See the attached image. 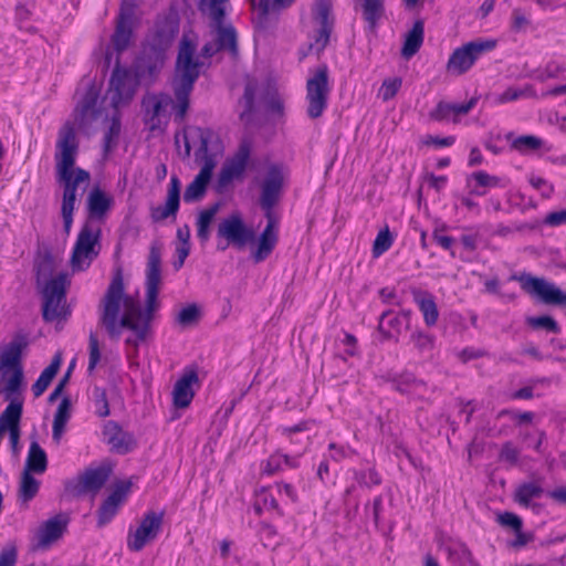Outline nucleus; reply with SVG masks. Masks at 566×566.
<instances>
[{
    "mask_svg": "<svg viewBox=\"0 0 566 566\" xmlns=\"http://www.w3.org/2000/svg\"><path fill=\"white\" fill-rule=\"evenodd\" d=\"M136 82L130 71L122 67L117 62L109 80L111 104L114 108L126 105L133 99Z\"/></svg>",
    "mask_w": 566,
    "mask_h": 566,
    "instance_id": "dca6fc26",
    "label": "nucleus"
},
{
    "mask_svg": "<svg viewBox=\"0 0 566 566\" xmlns=\"http://www.w3.org/2000/svg\"><path fill=\"white\" fill-rule=\"evenodd\" d=\"M132 486L130 481H120L115 485L113 492L103 501L97 510V526L108 524L117 514L120 504L124 502Z\"/></svg>",
    "mask_w": 566,
    "mask_h": 566,
    "instance_id": "6ab92c4d",
    "label": "nucleus"
},
{
    "mask_svg": "<svg viewBox=\"0 0 566 566\" xmlns=\"http://www.w3.org/2000/svg\"><path fill=\"white\" fill-rule=\"evenodd\" d=\"M229 0H199L198 9L211 20L217 50L228 51L232 56L239 53L238 34L232 24H224L226 4Z\"/></svg>",
    "mask_w": 566,
    "mask_h": 566,
    "instance_id": "423d86ee",
    "label": "nucleus"
},
{
    "mask_svg": "<svg viewBox=\"0 0 566 566\" xmlns=\"http://www.w3.org/2000/svg\"><path fill=\"white\" fill-rule=\"evenodd\" d=\"M198 374L195 369L186 370L176 381L172 396L174 405L178 408H186L190 405L195 392L191 386L198 382Z\"/></svg>",
    "mask_w": 566,
    "mask_h": 566,
    "instance_id": "5701e85b",
    "label": "nucleus"
},
{
    "mask_svg": "<svg viewBox=\"0 0 566 566\" xmlns=\"http://www.w3.org/2000/svg\"><path fill=\"white\" fill-rule=\"evenodd\" d=\"M496 45L494 40L471 41L455 49L447 63V71L461 75L469 71L475 61Z\"/></svg>",
    "mask_w": 566,
    "mask_h": 566,
    "instance_id": "9b49d317",
    "label": "nucleus"
},
{
    "mask_svg": "<svg viewBox=\"0 0 566 566\" xmlns=\"http://www.w3.org/2000/svg\"><path fill=\"white\" fill-rule=\"evenodd\" d=\"M48 468V458L45 451L38 441H32L29 448L23 471L29 473L42 474Z\"/></svg>",
    "mask_w": 566,
    "mask_h": 566,
    "instance_id": "473e14b6",
    "label": "nucleus"
},
{
    "mask_svg": "<svg viewBox=\"0 0 566 566\" xmlns=\"http://www.w3.org/2000/svg\"><path fill=\"white\" fill-rule=\"evenodd\" d=\"M70 417H71V400L69 397H64L61 400L60 405L57 406V409L54 413L53 421L66 424Z\"/></svg>",
    "mask_w": 566,
    "mask_h": 566,
    "instance_id": "13d9d810",
    "label": "nucleus"
},
{
    "mask_svg": "<svg viewBox=\"0 0 566 566\" xmlns=\"http://www.w3.org/2000/svg\"><path fill=\"white\" fill-rule=\"evenodd\" d=\"M196 50V43L184 35L179 42L176 73L171 82L174 97L167 93H149L143 97L145 123L150 130L161 129L168 124V106H171L176 123L181 124L185 120L190 107V95L202 66V62L195 57Z\"/></svg>",
    "mask_w": 566,
    "mask_h": 566,
    "instance_id": "f03ea898",
    "label": "nucleus"
},
{
    "mask_svg": "<svg viewBox=\"0 0 566 566\" xmlns=\"http://www.w3.org/2000/svg\"><path fill=\"white\" fill-rule=\"evenodd\" d=\"M410 311L395 313L388 310L382 312L379 317L378 331L385 339L398 342V336L401 334L403 326L408 327L410 324Z\"/></svg>",
    "mask_w": 566,
    "mask_h": 566,
    "instance_id": "412c9836",
    "label": "nucleus"
},
{
    "mask_svg": "<svg viewBox=\"0 0 566 566\" xmlns=\"http://www.w3.org/2000/svg\"><path fill=\"white\" fill-rule=\"evenodd\" d=\"M217 237L220 240L217 249L224 251L230 244L238 249L244 248L254 241L255 232L244 223L240 213H232L219 222Z\"/></svg>",
    "mask_w": 566,
    "mask_h": 566,
    "instance_id": "6e6552de",
    "label": "nucleus"
},
{
    "mask_svg": "<svg viewBox=\"0 0 566 566\" xmlns=\"http://www.w3.org/2000/svg\"><path fill=\"white\" fill-rule=\"evenodd\" d=\"M161 66V60L157 57L154 59L149 55H143L138 57L134 64V77L138 83L150 85L157 77Z\"/></svg>",
    "mask_w": 566,
    "mask_h": 566,
    "instance_id": "a878e982",
    "label": "nucleus"
},
{
    "mask_svg": "<svg viewBox=\"0 0 566 566\" xmlns=\"http://www.w3.org/2000/svg\"><path fill=\"white\" fill-rule=\"evenodd\" d=\"M295 0H259L258 8L260 19H266L273 12L291 7Z\"/></svg>",
    "mask_w": 566,
    "mask_h": 566,
    "instance_id": "79ce46f5",
    "label": "nucleus"
},
{
    "mask_svg": "<svg viewBox=\"0 0 566 566\" xmlns=\"http://www.w3.org/2000/svg\"><path fill=\"white\" fill-rule=\"evenodd\" d=\"M543 481L544 478L539 476L536 480L521 483L515 489L514 501L523 507H539L538 504L533 503V500L539 499L545 493Z\"/></svg>",
    "mask_w": 566,
    "mask_h": 566,
    "instance_id": "b1692460",
    "label": "nucleus"
},
{
    "mask_svg": "<svg viewBox=\"0 0 566 566\" xmlns=\"http://www.w3.org/2000/svg\"><path fill=\"white\" fill-rule=\"evenodd\" d=\"M476 103H478L476 97H471L465 103H450L451 114L454 117L460 116V115H465L476 105Z\"/></svg>",
    "mask_w": 566,
    "mask_h": 566,
    "instance_id": "680f3d73",
    "label": "nucleus"
},
{
    "mask_svg": "<svg viewBox=\"0 0 566 566\" xmlns=\"http://www.w3.org/2000/svg\"><path fill=\"white\" fill-rule=\"evenodd\" d=\"M164 512H146L139 525L129 530L127 547L130 552H140L148 543L155 541L163 530Z\"/></svg>",
    "mask_w": 566,
    "mask_h": 566,
    "instance_id": "f8f14e48",
    "label": "nucleus"
},
{
    "mask_svg": "<svg viewBox=\"0 0 566 566\" xmlns=\"http://www.w3.org/2000/svg\"><path fill=\"white\" fill-rule=\"evenodd\" d=\"M543 142L541 138L533 135H523L512 142V148L518 151L536 150L542 146Z\"/></svg>",
    "mask_w": 566,
    "mask_h": 566,
    "instance_id": "09e8293b",
    "label": "nucleus"
},
{
    "mask_svg": "<svg viewBox=\"0 0 566 566\" xmlns=\"http://www.w3.org/2000/svg\"><path fill=\"white\" fill-rule=\"evenodd\" d=\"M101 229L93 227L91 221H86L81 228L73 248L71 263L74 270H84L91 265L99 253V249H97Z\"/></svg>",
    "mask_w": 566,
    "mask_h": 566,
    "instance_id": "1a4fd4ad",
    "label": "nucleus"
},
{
    "mask_svg": "<svg viewBox=\"0 0 566 566\" xmlns=\"http://www.w3.org/2000/svg\"><path fill=\"white\" fill-rule=\"evenodd\" d=\"M220 202H214L208 208L201 210L197 217L196 228H197V238L201 243H206L209 241L211 231V223L220 210Z\"/></svg>",
    "mask_w": 566,
    "mask_h": 566,
    "instance_id": "7c9ffc66",
    "label": "nucleus"
},
{
    "mask_svg": "<svg viewBox=\"0 0 566 566\" xmlns=\"http://www.w3.org/2000/svg\"><path fill=\"white\" fill-rule=\"evenodd\" d=\"M450 555L455 559L458 566H479L471 551L464 544H459L450 548Z\"/></svg>",
    "mask_w": 566,
    "mask_h": 566,
    "instance_id": "c03bdc74",
    "label": "nucleus"
},
{
    "mask_svg": "<svg viewBox=\"0 0 566 566\" xmlns=\"http://www.w3.org/2000/svg\"><path fill=\"white\" fill-rule=\"evenodd\" d=\"M111 474L108 467L86 469L76 479L65 482V492L72 496H81L86 493H97L106 483Z\"/></svg>",
    "mask_w": 566,
    "mask_h": 566,
    "instance_id": "2eb2a0df",
    "label": "nucleus"
},
{
    "mask_svg": "<svg viewBox=\"0 0 566 566\" xmlns=\"http://www.w3.org/2000/svg\"><path fill=\"white\" fill-rule=\"evenodd\" d=\"M394 238L388 227L380 230L373 244L374 256H379L390 249L392 245Z\"/></svg>",
    "mask_w": 566,
    "mask_h": 566,
    "instance_id": "a18cd8bd",
    "label": "nucleus"
},
{
    "mask_svg": "<svg viewBox=\"0 0 566 566\" xmlns=\"http://www.w3.org/2000/svg\"><path fill=\"white\" fill-rule=\"evenodd\" d=\"M424 38V25L422 20H417L407 32L401 48V56L411 59L420 50Z\"/></svg>",
    "mask_w": 566,
    "mask_h": 566,
    "instance_id": "c85d7f7f",
    "label": "nucleus"
},
{
    "mask_svg": "<svg viewBox=\"0 0 566 566\" xmlns=\"http://www.w3.org/2000/svg\"><path fill=\"white\" fill-rule=\"evenodd\" d=\"M413 302L418 305L423 315V321L427 326H434L439 318V311L433 295L420 289H411Z\"/></svg>",
    "mask_w": 566,
    "mask_h": 566,
    "instance_id": "bb28decb",
    "label": "nucleus"
},
{
    "mask_svg": "<svg viewBox=\"0 0 566 566\" xmlns=\"http://www.w3.org/2000/svg\"><path fill=\"white\" fill-rule=\"evenodd\" d=\"M161 245L154 241L149 247L145 272V306L125 294L123 269L117 266L98 305L99 324L112 340H118L124 329L130 334L125 344L137 349L151 332V322L160 306Z\"/></svg>",
    "mask_w": 566,
    "mask_h": 566,
    "instance_id": "f257e3e1",
    "label": "nucleus"
},
{
    "mask_svg": "<svg viewBox=\"0 0 566 566\" xmlns=\"http://www.w3.org/2000/svg\"><path fill=\"white\" fill-rule=\"evenodd\" d=\"M286 179L287 174L284 167L272 164L260 182L259 205L264 211L268 223L258 238L256 247L251 251V258L255 263L265 261L277 244L279 233L275 228L273 209L281 200Z\"/></svg>",
    "mask_w": 566,
    "mask_h": 566,
    "instance_id": "7ed1b4c3",
    "label": "nucleus"
},
{
    "mask_svg": "<svg viewBox=\"0 0 566 566\" xmlns=\"http://www.w3.org/2000/svg\"><path fill=\"white\" fill-rule=\"evenodd\" d=\"M354 479L360 486H366L368 489L381 483V478L375 469L355 470Z\"/></svg>",
    "mask_w": 566,
    "mask_h": 566,
    "instance_id": "49530a36",
    "label": "nucleus"
},
{
    "mask_svg": "<svg viewBox=\"0 0 566 566\" xmlns=\"http://www.w3.org/2000/svg\"><path fill=\"white\" fill-rule=\"evenodd\" d=\"M196 132H197L198 138L200 140V145L196 153V156H197V158L201 157L205 160L203 166L201 167V169L197 176H200V177L205 178L206 180L210 181L214 166H216L213 158L208 155L209 142L212 137V132H211V129L200 128V127H198L196 129Z\"/></svg>",
    "mask_w": 566,
    "mask_h": 566,
    "instance_id": "cd10ccee",
    "label": "nucleus"
},
{
    "mask_svg": "<svg viewBox=\"0 0 566 566\" xmlns=\"http://www.w3.org/2000/svg\"><path fill=\"white\" fill-rule=\"evenodd\" d=\"M61 363H62V357H61V354L57 353L52 358L50 365L42 370L39 378L35 380V382L32 385V388H31L35 398L42 396L43 392L48 389L51 381L57 374Z\"/></svg>",
    "mask_w": 566,
    "mask_h": 566,
    "instance_id": "2f4dec72",
    "label": "nucleus"
},
{
    "mask_svg": "<svg viewBox=\"0 0 566 566\" xmlns=\"http://www.w3.org/2000/svg\"><path fill=\"white\" fill-rule=\"evenodd\" d=\"M209 180L200 176H196L195 179L186 187L184 192V200L187 203L199 201L203 198L207 191Z\"/></svg>",
    "mask_w": 566,
    "mask_h": 566,
    "instance_id": "c9c22d12",
    "label": "nucleus"
},
{
    "mask_svg": "<svg viewBox=\"0 0 566 566\" xmlns=\"http://www.w3.org/2000/svg\"><path fill=\"white\" fill-rule=\"evenodd\" d=\"M410 342L420 354L432 352L436 345V337L421 329H416L410 335Z\"/></svg>",
    "mask_w": 566,
    "mask_h": 566,
    "instance_id": "4c0bfd02",
    "label": "nucleus"
},
{
    "mask_svg": "<svg viewBox=\"0 0 566 566\" xmlns=\"http://www.w3.org/2000/svg\"><path fill=\"white\" fill-rule=\"evenodd\" d=\"M513 279L521 282V286L526 293L536 296L544 304L566 307V293L554 283L531 274H522L518 277L513 276Z\"/></svg>",
    "mask_w": 566,
    "mask_h": 566,
    "instance_id": "ddd939ff",
    "label": "nucleus"
},
{
    "mask_svg": "<svg viewBox=\"0 0 566 566\" xmlns=\"http://www.w3.org/2000/svg\"><path fill=\"white\" fill-rule=\"evenodd\" d=\"M103 436L105 441L111 446V449L119 454L128 453L135 446L133 434L124 431L122 427L113 420H108L104 423Z\"/></svg>",
    "mask_w": 566,
    "mask_h": 566,
    "instance_id": "aec40b11",
    "label": "nucleus"
},
{
    "mask_svg": "<svg viewBox=\"0 0 566 566\" xmlns=\"http://www.w3.org/2000/svg\"><path fill=\"white\" fill-rule=\"evenodd\" d=\"M181 182L177 176H171L165 206H158L151 210L154 221H161L170 216H176L180 206Z\"/></svg>",
    "mask_w": 566,
    "mask_h": 566,
    "instance_id": "4be33fe9",
    "label": "nucleus"
},
{
    "mask_svg": "<svg viewBox=\"0 0 566 566\" xmlns=\"http://www.w3.org/2000/svg\"><path fill=\"white\" fill-rule=\"evenodd\" d=\"M120 133V123L113 118L107 132L104 135V153L107 154L115 146L116 139Z\"/></svg>",
    "mask_w": 566,
    "mask_h": 566,
    "instance_id": "864d4df0",
    "label": "nucleus"
},
{
    "mask_svg": "<svg viewBox=\"0 0 566 566\" xmlns=\"http://www.w3.org/2000/svg\"><path fill=\"white\" fill-rule=\"evenodd\" d=\"M54 271V260L50 254L43 255L35 264V275L39 285H43L52 279Z\"/></svg>",
    "mask_w": 566,
    "mask_h": 566,
    "instance_id": "a19ab883",
    "label": "nucleus"
},
{
    "mask_svg": "<svg viewBox=\"0 0 566 566\" xmlns=\"http://www.w3.org/2000/svg\"><path fill=\"white\" fill-rule=\"evenodd\" d=\"M93 399H94L96 416H98L99 418H106L107 416H109L111 410H109L106 390L101 387H95L93 389Z\"/></svg>",
    "mask_w": 566,
    "mask_h": 566,
    "instance_id": "de8ad7c7",
    "label": "nucleus"
},
{
    "mask_svg": "<svg viewBox=\"0 0 566 566\" xmlns=\"http://www.w3.org/2000/svg\"><path fill=\"white\" fill-rule=\"evenodd\" d=\"M401 85L402 80L400 77L386 78L382 82L381 87L379 90V96L382 98L384 102L390 101L396 96Z\"/></svg>",
    "mask_w": 566,
    "mask_h": 566,
    "instance_id": "8fccbe9b",
    "label": "nucleus"
},
{
    "mask_svg": "<svg viewBox=\"0 0 566 566\" xmlns=\"http://www.w3.org/2000/svg\"><path fill=\"white\" fill-rule=\"evenodd\" d=\"M328 94V69L326 65H322L306 83L308 117L315 119L323 115L327 107Z\"/></svg>",
    "mask_w": 566,
    "mask_h": 566,
    "instance_id": "9d476101",
    "label": "nucleus"
},
{
    "mask_svg": "<svg viewBox=\"0 0 566 566\" xmlns=\"http://www.w3.org/2000/svg\"><path fill=\"white\" fill-rule=\"evenodd\" d=\"M25 334L18 333L0 353V394L4 399L23 398L22 353L28 347Z\"/></svg>",
    "mask_w": 566,
    "mask_h": 566,
    "instance_id": "39448f33",
    "label": "nucleus"
},
{
    "mask_svg": "<svg viewBox=\"0 0 566 566\" xmlns=\"http://www.w3.org/2000/svg\"><path fill=\"white\" fill-rule=\"evenodd\" d=\"M112 199L99 188L91 190L87 197V209L90 219H102L109 210Z\"/></svg>",
    "mask_w": 566,
    "mask_h": 566,
    "instance_id": "c756f323",
    "label": "nucleus"
},
{
    "mask_svg": "<svg viewBox=\"0 0 566 566\" xmlns=\"http://www.w3.org/2000/svg\"><path fill=\"white\" fill-rule=\"evenodd\" d=\"M423 143L426 145H433L436 147H449L455 143V137L454 136L439 137V136L428 135L426 137V139L423 140Z\"/></svg>",
    "mask_w": 566,
    "mask_h": 566,
    "instance_id": "69168bd1",
    "label": "nucleus"
},
{
    "mask_svg": "<svg viewBox=\"0 0 566 566\" xmlns=\"http://www.w3.org/2000/svg\"><path fill=\"white\" fill-rule=\"evenodd\" d=\"M312 423V420H302L293 426H282L277 430L283 437L289 439L290 442H293V436L311 430Z\"/></svg>",
    "mask_w": 566,
    "mask_h": 566,
    "instance_id": "603ef678",
    "label": "nucleus"
},
{
    "mask_svg": "<svg viewBox=\"0 0 566 566\" xmlns=\"http://www.w3.org/2000/svg\"><path fill=\"white\" fill-rule=\"evenodd\" d=\"M313 19L318 24L315 35V45L322 51L328 44L334 28L332 3L328 0H317L313 8Z\"/></svg>",
    "mask_w": 566,
    "mask_h": 566,
    "instance_id": "a211bd4d",
    "label": "nucleus"
},
{
    "mask_svg": "<svg viewBox=\"0 0 566 566\" xmlns=\"http://www.w3.org/2000/svg\"><path fill=\"white\" fill-rule=\"evenodd\" d=\"M470 178L474 179L480 187H499L501 181L499 177L489 175L483 170L473 172Z\"/></svg>",
    "mask_w": 566,
    "mask_h": 566,
    "instance_id": "4d7b16f0",
    "label": "nucleus"
},
{
    "mask_svg": "<svg viewBox=\"0 0 566 566\" xmlns=\"http://www.w3.org/2000/svg\"><path fill=\"white\" fill-rule=\"evenodd\" d=\"M250 155L251 144L249 140H243L234 155L222 166L216 184L217 192L222 193L233 180L243 177Z\"/></svg>",
    "mask_w": 566,
    "mask_h": 566,
    "instance_id": "4468645a",
    "label": "nucleus"
},
{
    "mask_svg": "<svg viewBox=\"0 0 566 566\" xmlns=\"http://www.w3.org/2000/svg\"><path fill=\"white\" fill-rule=\"evenodd\" d=\"M545 224L558 227L566 223V208L564 210L554 211L545 217Z\"/></svg>",
    "mask_w": 566,
    "mask_h": 566,
    "instance_id": "774afa93",
    "label": "nucleus"
},
{
    "mask_svg": "<svg viewBox=\"0 0 566 566\" xmlns=\"http://www.w3.org/2000/svg\"><path fill=\"white\" fill-rule=\"evenodd\" d=\"M200 308L197 304H189L182 307L175 317V322L181 327H189L198 323Z\"/></svg>",
    "mask_w": 566,
    "mask_h": 566,
    "instance_id": "58836bf2",
    "label": "nucleus"
},
{
    "mask_svg": "<svg viewBox=\"0 0 566 566\" xmlns=\"http://www.w3.org/2000/svg\"><path fill=\"white\" fill-rule=\"evenodd\" d=\"M520 450L513 446L512 442L507 441L502 446L500 451V460L515 465L518 462Z\"/></svg>",
    "mask_w": 566,
    "mask_h": 566,
    "instance_id": "5fc2aeb1",
    "label": "nucleus"
},
{
    "mask_svg": "<svg viewBox=\"0 0 566 566\" xmlns=\"http://www.w3.org/2000/svg\"><path fill=\"white\" fill-rule=\"evenodd\" d=\"M363 18L370 31H375L385 14V0H359Z\"/></svg>",
    "mask_w": 566,
    "mask_h": 566,
    "instance_id": "72a5a7b5",
    "label": "nucleus"
},
{
    "mask_svg": "<svg viewBox=\"0 0 566 566\" xmlns=\"http://www.w3.org/2000/svg\"><path fill=\"white\" fill-rule=\"evenodd\" d=\"M69 285L67 274L61 272L41 286L42 317L45 322L66 321L71 315V310L66 304Z\"/></svg>",
    "mask_w": 566,
    "mask_h": 566,
    "instance_id": "0eeeda50",
    "label": "nucleus"
},
{
    "mask_svg": "<svg viewBox=\"0 0 566 566\" xmlns=\"http://www.w3.org/2000/svg\"><path fill=\"white\" fill-rule=\"evenodd\" d=\"M67 523L69 518L63 513L49 518L39 530V546L46 547L57 541L66 530Z\"/></svg>",
    "mask_w": 566,
    "mask_h": 566,
    "instance_id": "393cba45",
    "label": "nucleus"
},
{
    "mask_svg": "<svg viewBox=\"0 0 566 566\" xmlns=\"http://www.w3.org/2000/svg\"><path fill=\"white\" fill-rule=\"evenodd\" d=\"M392 387L399 392H408L412 388H418L423 386L424 382L420 379H417L412 373L405 371L399 375H396L391 378Z\"/></svg>",
    "mask_w": 566,
    "mask_h": 566,
    "instance_id": "e433bc0d",
    "label": "nucleus"
},
{
    "mask_svg": "<svg viewBox=\"0 0 566 566\" xmlns=\"http://www.w3.org/2000/svg\"><path fill=\"white\" fill-rule=\"evenodd\" d=\"M526 323L533 329H545L548 333L559 334L560 327L558 323L548 315L542 316H530L526 318Z\"/></svg>",
    "mask_w": 566,
    "mask_h": 566,
    "instance_id": "ea45409f",
    "label": "nucleus"
},
{
    "mask_svg": "<svg viewBox=\"0 0 566 566\" xmlns=\"http://www.w3.org/2000/svg\"><path fill=\"white\" fill-rule=\"evenodd\" d=\"M77 153L75 129L72 124L66 123L59 130L55 153L56 178L63 185L61 209H74L78 185L90 180L87 170L74 168Z\"/></svg>",
    "mask_w": 566,
    "mask_h": 566,
    "instance_id": "20e7f679",
    "label": "nucleus"
},
{
    "mask_svg": "<svg viewBox=\"0 0 566 566\" xmlns=\"http://www.w3.org/2000/svg\"><path fill=\"white\" fill-rule=\"evenodd\" d=\"M497 522L505 527L512 528L514 532H518L522 530L523 522L521 517L511 512H504L499 514Z\"/></svg>",
    "mask_w": 566,
    "mask_h": 566,
    "instance_id": "6e6d98bb",
    "label": "nucleus"
},
{
    "mask_svg": "<svg viewBox=\"0 0 566 566\" xmlns=\"http://www.w3.org/2000/svg\"><path fill=\"white\" fill-rule=\"evenodd\" d=\"M451 115L450 103L447 102H439L429 114L430 118L436 122L448 120Z\"/></svg>",
    "mask_w": 566,
    "mask_h": 566,
    "instance_id": "bf43d9fd",
    "label": "nucleus"
},
{
    "mask_svg": "<svg viewBox=\"0 0 566 566\" xmlns=\"http://www.w3.org/2000/svg\"><path fill=\"white\" fill-rule=\"evenodd\" d=\"M134 15V0H123L116 29L112 35L113 46L118 53L125 51L130 43V39L133 36Z\"/></svg>",
    "mask_w": 566,
    "mask_h": 566,
    "instance_id": "f3484780",
    "label": "nucleus"
},
{
    "mask_svg": "<svg viewBox=\"0 0 566 566\" xmlns=\"http://www.w3.org/2000/svg\"><path fill=\"white\" fill-rule=\"evenodd\" d=\"M243 103H244V111L241 113V118H243L247 115H250L254 111V101H255V90L251 85H247L243 93Z\"/></svg>",
    "mask_w": 566,
    "mask_h": 566,
    "instance_id": "052dcab7",
    "label": "nucleus"
},
{
    "mask_svg": "<svg viewBox=\"0 0 566 566\" xmlns=\"http://www.w3.org/2000/svg\"><path fill=\"white\" fill-rule=\"evenodd\" d=\"M40 490V481L36 480L32 473L28 471H22L19 490H18V499L20 502L27 504L31 500H33Z\"/></svg>",
    "mask_w": 566,
    "mask_h": 566,
    "instance_id": "f704fd0d",
    "label": "nucleus"
},
{
    "mask_svg": "<svg viewBox=\"0 0 566 566\" xmlns=\"http://www.w3.org/2000/svg\"><path fill=\"white\" fill-rule=\"evenodd\" d=\"M530 184L537 190L542 191L544 197H549L553 192V186L548 184L544 178L532 176L530 178Z\"/></svg>",
    "mask_w": 566,
    "mask_h": 566,
    "instance_id": "338daca9",
    "label": "nucleus"
},
{
    "mask_svg": "<svg viewBox=\"0 0 566 566\" xmlns=\"http://www.w3.org/2000/svg\"><path fill=\"white\" fill-rule=\"evenodd\" d=\"M88 371L92 373L101 360L99 343L96 335L91 332L88 336Z\"/></svg>",
    "mask_w": 566,
    "mask_h": 566,
    "instance_id": "3c124183",
    "label": "nucleus"
},
{
    "mask_svg": "<svg viewBox=\"0 0 566 566\" xmlns=\"http://www.w3.org/2000/svg\"><path fill=\"white\" fill-rule=\"evenodd\" d=\"M17 548L13 545L4 547L0 552V566H14L17 563Z\"/></svg>",
    "mask_w": 566,
    "mask_h": 566,
    "instance_id": "e2e57ef3",
    "label": "nucleus"
},
{
    "mask_svg": "<svg viewBox=\"0 0 566 566\" xmlns=\"http://www.w3.org/2000/svg\"><path fill=\"white\" fill-rule=\"evenodd\" d=\"M283 462H282V453H274L269 457L266 460V463L264 465L263 472L271 475L275 472L282 470Z\"/></svg>",
    "mask_w": 566,
    "mask_h": 566,
    "instance_id": "0e129e2a",
    "label": "nucleus"
},
{
    "mask_svg": "<svg viewBox=\"0 0 566 566\" xmlns=\"http://www.w3.org/2000/svg\"><path fill=\"white\" fill-rule=\"evenodd\" d=\"M98 99V92L92 85L86 91L85 95L81 99V102L76 106V112H78L82 118H85L90 113H93Z\"/></svg>",
    "mask_w": 566,
    "mask_h": 566,
    "instance_id": "37998d69",
    "label": "nucleus"
}]
</instances>
